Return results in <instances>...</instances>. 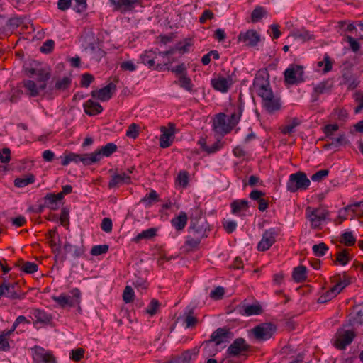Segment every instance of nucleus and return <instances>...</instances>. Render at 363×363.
<instances>
[{
    "label": "nucleus",
    "instance_id": "nucleus-1",
    "mask_svg": "<svg viewBox=\"0 0 363 363\" xmlns=\"http://www.w3.org/2000/svg\"><path fill=\"white\" fill-rule=\"evenodd\" d=\"M25 72L28 77L36 79L23 81L26 93L32 97L39 96L47 87V82L50 77V73L40 67H26Z\"/></svg>",
    "mask_w": 363,
    "mask_h": 363
},
{
    "label": "nucleus",
    "instance_id": "nucleus-2",
    "mask_svg": "<svg viewBox=\"0 0 363 363\" xmlns=\"http://www.w3.org/2000/svg\"><path fill=\"white\" fill-rule=\"evenodd\" d=\"M233 111L229 116L223 113L215 115L212 121V128L216 133L225 135L238 124L242 109L240 106H233Z\"/></svg>",
    "mask_w": 363,
    "mask_h": 363
},
{
    "label": "nucleus",
    "instance_id": "nucleus-3",
    "mask_svg": "<svg viewBox=\"0 0 363 363\" xmlns=\"http://www.w3.org/2000/svg\"><path fill=\"white\" fill-rule=\"evenodd\" d=\"M328 215V211L323 206H308L306 208V218L309 221L311 228L313 229H320Z\"/></svg>",
    "mask_w": 363,
    "mask_h": 363
},
{
    "label": "nucleus",
    "instance_id": "nucleus-4",
    "mask_svg": "<svg viewBox=\"0 0 363 363\" xmlns=\"http://www.w3.org/2000/svg\"><path fill=\"white\" fill-rule=\"evenodd\" d=\"M71 295L62 293L59 296H52V299L62 308H73L79 306L81 291L78 288L70 291Z\"/></svg>",
    "mask_w": 363,
    "mask_h": 363
},
{
    "label": "nucleus",
    "instance_id": "nucleus-5",
    "mask_svg": "<svg viewBox=\"0 0 363 363\" xmlns=\"http://www.w3.org/2000/svg\"><path fill=\"white\" fill-rule=\"evenodd\" d=\"M206 232L201 228H193L189 230V235L186 237V240L182 248L186 252H192L199 248L201 240L206 238Z\"/></svg>",
    "mask_w": 363,
    "mask_h": 363
},
{
    "label": "nucleus",
    "instance_id": "nucleus-6",
    "mask_svg": "<svg viewBox=\"0 0 363 363\" xmlns=\"http://www.w3.org/2000/svg\"><path fill=\"white\" fill-rule=\"evenodd\" d=\"M311 184L305 173L298 172L291 174L286 184L287 190L290 192H296L298 189L305 190Z\"/></svg>",
    "mask_w": 363,
    "mask_h": 363
},
{
    "label": "nucleus",
    "instance_id": "nucleus-7",
    "mask_svg": "<svg viewBox=\"0 0 363 363\" xmlns=\"http://www.w3.org/2000/svg\"><path fill=\"white\" fill-rule=\"evenodd\" d=\"M303 73V66L291 64L284 72V82L289 85L301 83L304 81Z\"/></svg>",
    "mask_w": 363,
    "mask_h": 363
},
{
    "label": "nucleus",
    "instance_id": "nucleus-8",
    "mask_svg": "<svg viewBox=\"0 0 363 363\" xmlns=\"http://www.w3.org/2000/svg\"><path fill=\"white\" fill-rule=\"evenodd\" d=\"M281 234V229L279 228H271L266 230L261 240L258 242L257 249L260 252L268 250L277 241V238Z\"/></svg>",
    "mask_w": 363,
    "mask_h": 363
},
{
    "label": "nucleus",
    "instance_id": "nucleus-9",
    "mask_svg": "<svg viewBox=\"0 0 363 363\" xmlns=\"http://www.w3.org/2000/svg\"><path fill=\"white\" fill-rule=\"evenodd\" d=\"M110 174V180L108 187L110 189H116L123 184H130L132 183L133 177L118 169H111L108 170Z\"/></svg>",
    "mask_w": 363,
    "mask_h": 363
},
{
    "label": "nucleus",
    "instance_id": "nucleus-10",
    "mask_svg": "<svg viewBox=\"0 0 363 363\" xmlns=\"http://www.w3.org/2000/svg\"><path fill=\"white\" fill-rule=\"evenodd\" d=\"M31 352L33 363H57L53 352L40 346L36 345L32 347Z\"/></svg>",
    "mask_w": 363,
    "mask_h": 363
},
{
    "label": "nucleus",
    "instance_id": "nucleus-11",
    "mask_svg": "<svg viewBox=\"0 0 363 363\" xmlns=\"http://www.w3.org/2000/svg\"><path fill=\"white\" fill-rule=\"evenodd\" d=\"M253 87L255 91L262 99L263 101L273 95L268 79L262 75H257L255 77Z\"/></svg>",
    "mask_w": 363,
    "mask_h": 363
},
{
    "label": "nucleus",
    "instance_id": "nucleus-12",
    "mask_svg": "<svg viewBox=\"0 0 363 363\" xmlns=\"http://www.w3.org/2000/svg\"><path fill=\"white\" fill-rule=\"evenodd\" d=\"M212 87L221 93H227L233 84V79L230 75L214 74L211 80Z\"/></svg>",
    "mask_w": 363,
    "mask_h": 363
},
{
    "label": "nucleus",
    "instance_id": "nucleus-13",
    "mask_svg": "<svg viewBox=\"0 0 363 363\" xmlns=\"http://www.w3.org/2000/svg\"><path fill=\"white\" fill-rule=\"evenodd\" d=\"M61 164L62 166H67L70 162L78 163L82 162L84 165L89 166L91 165V160L90 153L85 154H77L72 152H65L64 154L60 157Z\"/></svg>",
    "mask_w": 363,
    "mask_h": 363
},
{
    "label": "nucleus",
    "instance_id": "nucleus-14",
    "mask_svg": "<svg viewBox=\"0 0 363 363\" xmlns=\"http://www.w3.org/2000/svg\"><path fill=\"white\" fill-rule=\"evenodd\" d=\"M161 135L160 137V146L162 148H167L170 147L174 140L176 133L175 124L169 123L167 126H161Z\"/></svg>",
    "mask_w": 363,
    "mask_h": 363
},
{
    "label": "nucleus",
    "instance_id": "nucleus-15",
    "mask_svg": "<svg viewBox=\"0 0 363 363\" xmlns=\"http://www.w3.org/2000/svg\"><path fill=\"white\" fill-rule=\"evenodd\" d=\"M276 329L275 325L271 323H264L255 327L252 330V333L257 340H267L273 335Z\"/></svg>",
    "mask_w": 363,
    "mask_h": 363
},
{
    "label": "nucleus",
    "instance_id": "nucleus-16",
    "mask_svg": "<svg viewBox=\"0 0 363 363\" xmlns=\"http://www.w3.org/2000/svg\"><path fill=\"white\" fill-rule=\"evenodd\" d=\"M117 150V145L113 143H107L106 145L98 148L90 153L92 164L100 162L104 157H110Z\"/></svg>",
    "mask_w": 363,
    "mask_h": 363
},
{
    "label": "nucleus",
    "instance_id": "nucleus-17",
    "mask_svg": "<svg viewBox=\"0 0 363 363\" xmlns=\"http://www.w3.org/2000/svg\"><path fill=\"white\" fill-rule=\"evenodd\" d=\"M354 337L355 333L353 330H339L335 337L334 345L335 347L342 350L352 342Z\"/></svg>",
    "mask_w": 363,
    "mask_h": 363
},
{
    "label": "nucleus",
    "instance_id": "nucleus-18",
    "mask_svg": "<svg viewBox=\"0 0 363 363\" xmlns=\"http://www.w3.org/2000/svg\"><path fill=\"white\" fill-rule=\"evenodd\" d=\"M4 291V297L11 300H21L25 298L26 294L21 289L17 283H9L4 281L2 283Z\"/></svg>",
    "mask_w": 363,
    "mask_h": 363
},
{
    "label": "nucleus",
    "instance_id": "nucleus-19",
    "mask_svg": "<svg viewBox=\"0 0 363 363\" xmlns=\"http://www.w3.org/2000/svg\"><path fill=\"white\" fill-rule=\"evenodd\" d=\"M238 40L246 46L254 47L260 41V35L255 30H248L240 32L238 36Z\"/></svg>",
    "mask_w": 363,
    "mask_h": 363
},
{
    "label": "nucleus",
    "instance_id": "nucleus-20",
    "mask_svg": "<svg viewBox=\"0 0 363 363\" xmlns=\"http://www.w3.org/2000/svg\"><path fill=\"white\" fill-rule=\"evenodd\" d=\"M116 86L115 84L110 82L106 86L96 90H93L91 92V96L101 101L109 100L113 94L115 92Z\"/></svg>",
    "mask_w": 363,
    "mask_h": 363
},
{
    "label": "nucleus",
    "instance_id": "nucleus-21",
    "mask_svg": "<svg viewBox=\"0 0 363 363\" xmlns=\"http://www.w3.org/2000/svg\"><path fill=\"white\" fill-rule=\"evenodd\" d=\"M113 6V10L122 13L133 10L135 6L140 3V0H109Z\"/></svg>",
    "mask_w": 363,
    "mask_h": 363
},
{
    "label": "nucleus",
    "instance_id": "nucleus-22",
    "mask_svg": "<svg viewBox=\"0 0 363 363\" xmlns=\"http://www.w3.org/2000/svg\"><path fill=\"white\" fill-rule=\"evenodd\" d=\"M248 349L249 345L243 338H237L228 348V353L231 356H238Z\"/></svg>",
    "mask_w": 363,
    "mask_h": 363
},
{
    "label": "nucleus",
    "instance_id": "nucleus-23",
    "mask_svg": "<svg viewBox=\"0 0 363 363\" xmlns=\"http://www.w3.org/2000/svg\"><path fill=\"white\" fill-rule=\"evenodd\" d=\"M197 143L201 149L208 155L216 153L223 147V143L220 140H217L212 144H208L206 139L203 137L199 138Z\"/></svg>",
    "mask_w": 363,
    "mask_h": 363
},
{
    "label": "nucleus",
    "instance_id": "nucleus-24",
    "mask_svg": "<svg viewBox=\"0 0 363 363\" xmlns=\"http://www.w3.org/2000/svg\"><path fill=\"white\" fill-rule=\"evenodd\" d=\"M231 213L238 216H244L249 210V202L245 199H238L230 203Z\"/></svg>",
    "mask_w": 363,
    "mask_h": 363
},
{
    "label": "nucleus",
    "instance_id": "nucleus-25",
    "mask_svg": "<svg viewBox=\"0 0 363 363\" xmlns=\"http://www.w3.org/2000/svg\"><path fill=\"white\" fill-rule=\"evenodd\" d=\"M352 278L346 274L333 277V287L340 294L345 287L352 283Z\"/></svg>",
    "mask_w": 363,
    "mask_h": 363
},
{
    "label": "nucleus",
    "instance_id": "nucleus-26",
    "mask_svg": "<svg viewBox=\"0 0 363 363\" xmlns=\"http://www.w3.org/2000/svg\"><path fill=\"white\" fill-rule=\"evenodd\" d=\"M229 330L225 328H219L211 335V342H215L216 345L228 342L229 339Z\"/></svg>",
    "mask_w": 363,
    "mask_h": 363
},
{
    "label": "nucleus",
    "instance_id": "nucleus-27",
    "mask_svg": "<svg viewBox=\"0 0 363 363\" xmlns=\"http://www.w3.org/2000/svg\"><path fill=\"white\" fill-rule=\"evenodd\" d=\"M84 112L89 116H96L101 113L103 111L102 106L99 103L92 101L91 99L87 100L83 104Z\"/></svg>",
    "mask_w": 363,
    "mask_h": 363
},
{
    "label": "nucleus",
    "instance_id": "nucleus-28",
    "mask_svg": "<svg viewBox=\"0 0 363 363\" xmlns=\"http://www.w3.org/2000/svg\"><path fill=\"white\" fill-rule=\"evenodd\" d=\"M188 222V216L185 212H180L171 220L172 225L178 231L184 230Z\"/></svg>",
    "mask_w": 363,
    "mask_h": 363
},
{
    "label": "nucleus",
    "instance_id": "nucleus-29",
    "mask_svg": "<svg viewBox=\"0 0 363 363\" xmlns=\"http://www.w3.org/2000/svg\"><path fill=\"white\" fill-rule=\"evenodd\" d=\"M62 200V198L57 194H48L45 196V205L51 210H57L60 208Z\"/></svg>",
    "mask_w": 363,
    "mask_h": 363
},
{
    "label": "nucleus",
    "instance_id": "nucleus-30",
    "mask_svg": "<svg viewBox=\"0 0 363 363\" xmlns=\"http://www.w3.org/2000/svg\"><path fill=\"white\" fill-rule=\"evenodd\" d=\"M199 352V349L196 347L183 352L178 356L181 363H192L196 359Z\"/></svg>",
    "mask_w": 363,
    "mask_h": 363
},
{
    "label": "nucleus",
    "instance_id": "nucleus-31",
    "mask_svg": "<svg viewBox=\"0 0 363 363\" xmlns=\"http://www.w3.org/2000/svg\"><path fill=\"white\" fill-rule=\"evenodd\" d=\"M160 201V197L157 191L151 189L149 193L141 199L140 203L144 204L145 208L151 207L154 203Z\"/></svg>",
    "mask_w": 363,
    "mask_h": 363
},
{
    "label": "nucleus",
    "instance_id": "nucleus-32",
    "mask_svg": "<svg viewBox=\"0 0 363 363\" xmlns=\"http://www.w3.org/2000/svg\"><path fill=\"white\" fill-rule=\"evenodd\" d=\"M292 278L294 281L301 283L307 279V269L305 266L299 265L295 267L292 272Z\"/></svg>",
    "mask_w": 363,
    "mask_h": 363
},
{
    "label": "nucleus",
    "instance_id": "nucleus-33",
    "mask_svg": "<svg viewBox=\"0 0 363 363\" xmlns=\"http://www.w3.org/2000/svg\"><path fill=\"white\" fill-rule=\"evenodd\" d=\"M292 36L295 39L301 40L303 42H306L314 39V35L303 28L294 30L292 33Z\"/></svg>",
    "mask_w": 363,
    "mask_h": 363
},
{
    "label": "nucleus",
    "instance_id": "nucleus-34",
    "mask_svg": "<svg viewBox=\"0 0 363 363\" xmlns=\"http://www.w3.org/2000/svg\"><path fill=\"white\" fill-rule=\"evenodd\" d=\"M351 259H352V257L350 255L349 250L343 249L336 253L335 264H339L341 266H345Z\"/></svg>",
    "mask_w": 363,
    "mask_h": 363
},
{
    "label": "nucleus",
    "instance_id": "nucleus-35",
    "mask_svg": "<svg viewBox=\"0 0 363 363\" xmlns=\"http://www.w3.org/2000/svg\"><path fill=\"white\" fill-rule=\"evenodd\" d=\"M242 309V313L247 316L259 315L262 313V306L258 303L252 305H243Z\"/></svg>",
    "mask_w": 363,
    "mask_h": 363
},
{
    "label": "nucleus",
    "instance_id": "nucleus-36",
    "mask_svg": "<svg viewBox=\"0 0 363 363\" xmlns=\"http://www.w3.org/2000/svg\"><path fill=\"white\" fill-rule=\"evenodd\" d=\"M300 124L298 118H294L289 120L285 124L282 125L279 130L284 135H289L294 131L296 127Z\"/></svg>",
    "mask_w": 363,
    "mask_h": 363
},
{
    "label": "nucleus",
    "instance_id": "nucleus-37",
    "mask_svg": "<svg viewBox=\"0 0 363 363\" xmlns=\"http://www.w3.org/2000/svg\"><path fill=\"white\" fill-rule=\"evenodd\" d=\"M189 184V173L186 171H181L175 180V186L177 189H185Z\"/></svg>",
    "mask_w": 363,
    "mask_h": 363
},
{
    "label": "nucleus",
    "instance_id": "nucleus-38",
    "mask_svg": "<svg viewBox=\"0 0 363 363\" xmlns=\"http://www.w3.org/2000/svg\"><path fill=\"white\" fill-rule=\"evenodd\" d=\"M264 106L269 112H273L280 108L281 104L279 99H275L274 95L263 101Z\"/></svg>",
    "mask_w": 363,
    "mask_h": 363
},
{
    "label": "nucleus",
    "instance_id": "nucleus-39",
    "mask_svg": "<svg viewBox=\"0 0 363 363\" xmlns=\"http://www.w3.org/2000/svg\"><path fill=\"white\" fill-rule=\"evenodd\" d=\"M339 294L335 289L331 286L328 290L323 292L320 296L318 298V303H325L335 297H336Z\"/></svg>",
    "mask_w": 363,
    "mask_h": 363
},
{
    "label": "nucleus",
    "instance_id": "nucleus-40",
    "mask_svg": "<svg viewBox=\"0 0 363 363\" xmlns=\"http://www.w3.org/2000/svg\"><path fill=\"white\" fill-rule=\"evenodd\" d=\"M35 180V176L32 174H29L24 177L16 178L14 180V185L18 188H23L28 184H33Z\"/></svg>",
    "mask_w": 363,
    "mask_h": 363
},
{
    "label": "nucleus",
    "instance_id": "nucleus-41",
    "mask_svg": "<svg viewBox=\"0 0 363 363\" xmlns=\"http://www.w3.org/2000/svg\"><path fill=\"white\" fill-rule=\"evenodd\" d=\"M357 239L352 232L346 231L343 233L340 238V242L345 246L351 247L354 245Z\"/></svg>",
    "mask_w": 363,
    "mask_h": 363
},
{
    "label": "nucleus",
    "instance_id": "nucleus-42",
    "mask_svg": "<svg viewBox=\"0 0 363 363\" xmlns=\"http://www.w3.org/2000/svg\"><path fill=\"white\" fill-rule=\"evenodd\" d=\"M157 232V229L155 228H148L142 231L139 233L134 239V242H138L143 239H151L154 238Z\"/></svg>",
    "mask_w": 363,
    "mask_h": 363
},
{
    "label": "nucleus",
    "instance_id": "nucleus-43",
    "mask_svg": "<svg viewBox=\"0 0 363 363\" xmlns=\"http://www.w3.org/2000/svg\"><path fill=\"white\" fill-rule=\"evenodd\" d=\"M175 83L178 84L181 88L191 92L193 91L194 84L191 79L186 75L179 76L178 81Z\"/></svg>",
    "mask_w": 363,
    "mask_h": 363
},
{
    "label": "nucleus",
    "instance_id": "nucleus-44",
    "mask_svg": "<svg viewBox=\"0 0 363 363\" xmlns=\"http://www.w3.org/2000/svg\"><path fill=\"white\" fill-rule=\"evenodd\" d=\"M157 57V54L155 51L147 50L141 55V60L143 64L149 67L155 65V59Z\"/></svg>",
    "mask_w": 363,
    "mask_h": 363
},
{
    "label": "nucleus",
    "instance_id": "nucleus-45",
    "mask_svg": "<svg viewBox=\"0 0 363 363\" xmlns=\"http://www.w3.org/2000/svg\"><path fill=\"white\" fill-rule=\"evenodd\" d=\"M20 269L27 274H32L37 272L38 266L37 264L31 262H21L19 264Z\"/></svg>",
    "mask_w": 363,
    "mask_h": 363
},
{
    "label": "nucleus",
    "instance_id": "nucleus-46",
    "mask_svg": "<svg viewBox=\"0 0 363 363\" xmlns=\"http://www.w3.org/2000/svg\"><path fill=\"white\" fill-rule=\"evenodd\" d=\"M312 250L315 256L323 257L328 251V247L324 242H320L318 245H314L312 247Z\"/></svg>",
    "mask_w": 363,
    "mask_h": 363
},
{
    "label": "nucleus",
    "instance_id": "nucleus-47",
    "mask_svg": "<svg viewBox=\"0 0 363 363\" xmlns=\"http://www.w3.org/2000/svg\"><path fill=\"white\" fill-rule=\"evenodd\" d=\"M11 330L4 331L0 334V350L6 351L9 348V337Z\"/></svg>",
    "mask_w": 363,
    "mask_h": 363
},
{
    "label": "nucleus",
    "instance_id": "nucleus-48",
    "mask_svg": "<svg viewBox=\"0 0 363 363\" xmlns=\"http://www.w3.org/2000/svg\"><path fill=\"white\" fill-rule=\"evenodd\" d=\"M266 10L262 6H257L252 11L251 18L252 22H257L266 15Z\"/></svg>",
    "mask_w": 363,
    "mask_h": 363
},
{
    "label": "nucleus",
    "instance_id": "nucleus-49",
    "mask_svg": "<svg viewBox=\"0 0 363 363\" xmlns=\"http://www.w3.org/2000/svg\"><path fill=\"white\" fill-rule=\"evenodd\" d=\"M339 125L336 123L328 124L323 128V132L325 135V138L328 139H332V136L334 133L338 130Z\"/></svg>",
    "mask_w": 363,
    "mask_h": 363
},
{
    "label": "nucleus",
    "instance_id": "nucleus-50",
    "mask_svg": "<svg viewBox=\"0 0 363 363\" xmlns=\"http://www.w3.org/2000/svg\"><path fill=\"white\" fill-rule=\"evenodd\" d=\"M160 306V303L157 300L152 299L145 308V312L150 315H154L158 312Z\"/></svg>",
    "mask_w": 363,
    "mask_h": 363
},
{
    "label": "nucleus",
    "instance_id": "nucleus-51",
    "mask_svg": "<svg viewBox=\"0 0 363 363\" xmlns=\"http://www.w3.org/2000/svg\"><path fill=\"white\" fill-rule=\"evenodd\" d=\"M85 351L83 348H77L70 352L69 357L74 362H79L84 356Z\"/></svg>",
    "mask_w": 363,
    "mask_h": 363
},
{
    "label": "nucleus",
    "instance_id": "nucleus-52",
    "mask_svg": "<svg viewBox=\"0 0 363 363\" xmlns=\"http://www.w3.org/2000/svg\"><path fill=\"white\" fill-rule=\"evenodd\" d=\"M323 65H324V68H323L324 73H327L332 69V66H333L332 62L330 60V57H329V55L328 54H325L324 55V58H323V61H319L318 62V66L319 67H321Z\"/></svg>",
    "mask_w": 363,
    "mask_h": 363
},
{
    "label": "nucleus",
    "instance_id": "nucleus-53",
    "mask_svg": "<svg viewBox=\"0 0 363 363\" xmlns=\"http://www.w3.org/2000/svg\"><path fill=\"white\" fill-rule=\"evenodd\" d=\"M197 323L198 320L194 315L192 311H190L184 318V324L186 328H194Z\"/></svg>",
    "mask_w": 363,
    "mask_h": 363
},
{
    "label": "nucleus",
    "instance_id": "nucleus-54",
    "mask_svg": "<svg viewBox=\"0 0 363 363\" xmlns=\"http://www.w3.org/2000/svg\"><path fill=\"white\" fill-rule=\"evenodd\" d=\"M191 46V40L186 39L184 41L178 43L176 48L179 52L183 54L185 52H188L190 50Z\"/></svg>",
    "mask_w": 363,
    "mask_h": 363
},
{
    "label": "nucleus",
    "instance_id": "nucleus-55",
    "mask_svg": "<svg viewBox=\"0 0 363 363\" xmlns=\"http://www.w3.org/2000/svg\"><path fill=\"white\" fill-rule=\"evenodd\" d=\"M123 299L126 303H131L134 300V291L131 286H126L123 291Z\"/></svg>",
    "mask_w": 363,
    "mask_h": 363
},
{
    "label": "nucleus",
    "instance_id": "nucleus-56",
    "mask_svg": "<svg viewBox=\"0 0 363 363\" xmlns=\"http://www.w3.org/2000/svg\"><path fill=\"white\" fill-rule=\"evenodd\" d=\"M133 284L141 294L145 293L148 287L147 282L143 279H137L133 282Z\"/></svg>",
    "mask_w": 363,
    "mask_h": 363
},
{
    "label": "nucleus",
    "instance_id": "nucleus-57",
    "mask_svg": "<svg viewBox=\"0 0 363 363\" xmlns=\"http://www.w3.org/2000/svg\"><path fill=\"white\" fill-rule=\"evenodd\" d=\"M139 135V126L136 123L130 124L126 130V136L135 139Z\"/></svg>",
    "mask_w": 363,
    "mask_h": 363
},
{
    "label": "nucleus",
    "instance_id": "nucleus-58",
    "mask_svg": "<svg viewBox=\"0 0 363 363\" xmlns=\"http://www.w3.org/2000/svg\"><path fill=\"white\" fill-rule=\"evenodd\" d=\"M108 250V246L107 245H94L91 250V254L94 256H98L106 253Z\"/></svg>",
    "mask_w": 363,
    "mask_h": 363
},
{
    "label": "nucleus",
    "instance_id": "nucleus-59",
    "mask_svg": "<svg viewBox=\"0 0 363 363\" xmlns=\"http://www.w3.org/2000/svg\"><path fill=\"white\" fill-rule=\"evenodd\" d=\"M94 80V77L89 73H85L82 76L80 84L82 87L87 88Z\"/></svg>",
    "mask_w": 363,
    "mask_h": 363
},
{
    "label": "nucleus",
    "instance_id": "nucleus-60",
    "mask_svg": "<svg viewBox=\"0 0 363 363\" xmlns=\"http://www.w3.org/2000/svg\"><path fill=\"white\" fill-rule=\"evenodd\" d=\"M329 174L328 169H321L315 172L311 176V179L313 182H320L325 179Z\"/></svg>",
    "mask_w": 363,
    "mask_h": 363
},
{
    "label": "nucleus",
    "instance_id": "nucleus-61",
    "mask_svg": "<svg viewBox=\"0 0 363 363\" xmlns=\"http://www.w3.org/2000/svg\"><path fill=\"white\" fill-rule=\"evenodd\" d=\"M71 81L68 77H63L55 84V88L58 90H65L70 85Z\"/></svg>",
    "mask_w": 363,
    "mask_h": 363
},
{
    "label": "nucleus",
    "instance_id": "nucleus-62",
    "mask_svg": "<svg viewBox=\"0 0 363 363\" xmlns=\"http://www.w3.org/2000/svg\"><path fill=\"white\" fill-rule=\"evenodd\" d=\"M30 321L23 315L18 316L13 324L11 332L16 329L20 325L30 324Z\"/></svg>",
    "mask_w": 363,
    "mask_h": 363
},
{
    "label": "nucleus",
    "instance_id": "nucleus-63",
    "mask_svg": "<svg viewBox=\"0 0 363 363\" xmlns=\"http://www.w3.org/2000/svg\"><path fill=\"white\" fill-rule=\"evenodd\" d=\"M223 225L228 233H231L236 229L237 223L235 221L228 220L223 222Z\"/></svg>",
    "mask_w": 363,
    "mask_h": 363
},
{
    "label": "nucleus",
    "instance_id": "nucleus-64",
    "mask_svg": "<svg viewBox=\"0 0 363 363\" xmlns=\"http://www.w3.org/2000/svg\"><path fill=\"white\" fill-rule=\"evenodd\" d=\"M120 67L122 70L133 72L136 69L137 67L133 61L128 60L121 62Z\"/></svg>",
    "mask_w": 363,
    "mask_h": 363
}]
</instances>
